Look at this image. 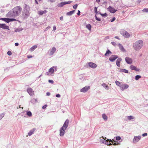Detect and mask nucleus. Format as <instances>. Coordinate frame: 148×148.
Segmentation results:
<instances>
[{"label": "nucleus", "mask_w": 148, "mask_h": 148, "mask_svg": "<svg viewBox=\"0 0 148 148\" xmlns=\"http://www.w3.org/2000/svg\"><path fill=\"white\" fill-rule=\"evenodd\" d=\"M22 8L19 6H16L12 9V11H10L7 14L9 17H15L19 15L22 11Z\"/></svg>", "instance_id": "obj_1"}, {"label": "nucleus", "mask_w": 148, "mask_h": 148, "mask_svg": "<svg viewBox=\"0 0 148 148\" xmlns=\"http://www.w3.org/2000/svg\"><path fill=\"white\" fill-rule=\"evenodd\" d=\"M69 120L67 119L64 122L63 126L60 130V136H64L65 133V130L67 128L69 123Z\"/></svg>", "instance_id": "obj_2"}, {"label": "nucleus", "mask_w": 148, "mask_h": 148, "mask_svg": "<svg viewBox=\"0 0 148 148\" xmlns=\"http://www.w3.org/2000/svg\"><path fill=\"white\" fill-rule=\"evenodd\" d=\"M30 7L29 5L25 4L24 6V9L23 11V16L24 18H27L29 15Z\"/></svg>", "instance_id": "obj_3"}, {"label": "nucleus", "mask_w": 148, "mask_h": 148, "mask_svg": "<svg viewBox=\"0 0 148 148\" xmlns=\"http://www.w3.org/2000/svg\"><path fill=\"white\" fill-rule=\"evenodd\" d=\"M143 45V41L140 40L136 41L134 44L133 48L136 51H138L141 48Z\"/></svg>", "instance_id": "obj_4"}, {"label": "nucleus", "mask_w": 148, "mask_h": 148, "mask_svg": "<svg viewBox=\"0 0 148 148\" xmlns=\"http://www.w3.org/2000/svg\"><path fill=\"white\" fill-rule=\"evenodd\" d=\"M57 66H53L50 68L49 70V72L50 73L51 76H53L54 74V72L57 71Z\"/></svg>", "instance_id": "obj_5"}, {"label": "nucleus", "mask_w": 148, "mask_h": 148, "mask_svg": "<svg viewBox=\"0 0 148 148\" xmlns=\"http://www.w3.org/2000/svg\"><path fill=\"white\" fill-rule=\"evenodd\" d=\"M120 32L121 34L125 37L129 38L130 36V34L126 31L122 30H121Z\"/></svg>", "instance_id": "obj_6"}, {"label": "nucleus", "mask_w": 148, "mask_h": 148, "mask_svg": "<svg viewBox=\"0 0 148 148\" xmlns=\"http://www.w3.org/2000/svg\"><path fill=\"white\" fill-rule=\"evenodd\" d=\"M141 136H134L133 140V142L134 143H136L138 142L140 139Z\"/></svg>", "instance_id": "obj_7"}, {"label": "nucleus", "mask_w": 148, "mask_h": 148, "mask_svg": "<svg viewBox=\"0 0 148 148\" xmlns=\"http://www.w3.org/2000/svg\"><path fill=\"white\" fill-rule=\"evenodd\" d=\"M71 1H65L62 2L60 3L58 5V7H62L63 6L66 4H70L71 3Z\"/></svg>", "instance_id": "obj_8"}, {"label": "nucleus", "mask_w": 148, "mask_h": 148, "mask_svg": "<svg viewBox=\"0 0 148 148\" xmlns=\"http://www.w3.org/2000/svg\"><path fill=\"white\" fill-rule=\"evenodd\" d=\"M118 58V56L116 55H112L109 58V60L112 62H114L117 58Z\"/></svg>", "instance_id": "obj_9"}, {"label": "nucleus", "mask_w": 148, "mask_h": 148, "mask_svg": "<svg viewBox=\"0 0 148 148\" xmlns=\"http://www.w3.org/2000/svg\"><path fill=\"white\" fill-rule=\"evenodd\" d=\"M56 49L55 47H53L52 48L49 50V55L50 56L53 55L55 52Z\"/></svg>", "instance_id": "obj_10"}, {"label": "nucleus", "mask_w": 148, "mask_h": 148, "mask_svg": "<svg viewBox=\"0 0 148 148\" xmlns=\"http://www.w3.org/2000/svg\"><path fill=\"white\" fill-rule=\"evenodd\" d=\"M129 87V85L127 84H122L120 88L121 90L123 91L125 89L128 88Z\"/></svg>", "instance_id": "obj_11"}, {"label": "nucleus", "mask_w": 148, "mask_h": 148, "mask_svg": "<svg viewBox=\"0 0 148 148\" xmlns=\"http://www.w3.org/2000/svg\"><path fill=\"white\" fill-rule=\"evenodd\" d=\"M126 62L128 64H131L132 63V58L129 57H127L125 58Z\"/></svg>", "instance_id": "obj_12"}, {"label": "nucleus", "mask_w": 148, "mask_h": 148, "mask_svg": "<svg viewBox=\"0 0 148 148\" xmlns=\"http://www.w3.org/2000/svg\"><path fill=\"white\" fill-rule=\"evenodd\" d=\"M90 88V86H86L81 89L80 90V91L83 92H85L88 91Z\"/></svg>", "instance_id": "obj_13"}, {"label": "nucleus", "mask_w": 148, "mask_h": 148, "mask_svg": "<svg viewBox=\"0 0 148 148\" xmlns=\"http://www.w3.org/2000/svg\"><path fill=\"white\" fill-rule=\"evenodd\" d=\"M88 64L90 67L93 69H95L97 67V65L95 64L92 62H88Z\"/></svg>", "instance_id": "obj_14"}, {"label": "nucleus", "mask_w": 148, "mask_h": 148, "mask_svg": "<svg viewBox=\"0 0 148 148\" xmlns=\"http://www.w3.org/2000/svg\"><path fill=\"white\" fill-rule=\"evenodd\" d=\"M0 28L3 29H4L9 30V27L8 26L6 25L5 24L0 23Z\"/></svg>", "instance_id": "obj_15"}, {"label": "nucleus", "mask_w": 148, "mask_h": 148, "mask_svg": "<svg viewBox=\"0 0 148 148\" xmlns=\"http://www.w3.org/2000/svg\"><path fill=\"white\" fill-rule=\"evenodd\" d=\"M27 92L31 96H32L34 95V91L31 88H28L27 89Z\"/></svg>", "instance_id": "obj_16"}, {"label": "nucleus", "mask_w": 148, "mask_h": 148, "mask_svg": "<svg viewBox=\"0 0 148 148\" xmlns=\"http://www.w3.org/2000/svg\"><path fill=\"white\" fill-rule=\"evenodd\" d=\"M130 68L132 70H134L137 71H139L140 70L139 69L137 68L136 66L133 65H131L130 67Z\"/></svg>", "instance_id": "obj_17"}, {"label": "nucleus", "mask_w": 148, "mask_h": 148, "mask_svg": "<svg viewBox=\"0 0 148 148\" xmlns=\"http://www.w3.org/2000/svg\"><path fill=\"white\" fill-rule=\"evenodd\" d=\"M108 10L111 13H114L117 11V10L110 7L108 8Z\"/></svg>", "instance_id": "obj_18"}, {"label": "nucleus", "mask_w": 148, "mask_h": 148, "mask_svg": "<svg viewBox=\"0 0 148 148\" xmlns=\"http://www.w3.org/2000/svg\"><path fill=\"white\" fill-rule=\"evenodd\" d=\"M118 45L119 49L121 50V51L123 52H125V50L123 48L122 45L120 43H119Z\"/></svg>", "instance_id": "obj_19"}, {"label": "nucleus", "mask_w": 148, "mask_h": 148, "mask_svg": "<svg viewBox=\"0 0 148 148\" xmlns=\"http://www.w3.org/2000/svg\"><path fill=\"white\" fill-rule=\"evenodd\" d=\"M104 140H105L104 139V140H101L100 141L101 142H102L103 143L105 144H106L108 145H111V143H110V142H108L107 140L104 141Z\"/></svg>", "instance_id": "obj_20"}, {"label": "nucleus", "mask_w": 148, "mask_h": 148, "mask_svg": "<svg viewBox=\"0 0 148 148\" xmlns=\"http://www.w3.org/2000/svg\"><path fill=\"white\" fill-rule=\"evenodd\" d=\"M121 60L122 59L121 58H119L116 61V64L118 66H120V63Z\"/></svg>", "instance_id": "obj_21"}, {"label": "nucleus", "mask_w": 148, "mask_h": 148, "mask_svg": "<svg viewBox=\"0 0 148 148\" xmlns=\"http://www.w3.org/2000/svg\"><path fill=\"white\" fill-rule=\"evenodd\" d=\"M36 129L35 128H34L33 129L31 130L28 133V135L29 136H31L33 134H34V133L35 131V130Z\"/></svg>", "instance_id": "obj_22"}, {"label": "nucleus", "mask_w": 148, "mask_h": 148, "mask_svg": "<svg viewBox=\"0 0 148 148\" xmlns=\"http://www.w3.org/2000/svg\"><path fill=\"white\" fill-rule=\"evenodd\" d=\"M102 118L105 121H106L108 120V117L104 113L102 114Z\"/></svg>", "instance_id": "obj_23"}, {"label": "nucleus", "mask_w": 148, "mask_h": 148, "mask_svg": "<svg viewBox=\"0 0 148 148\" xmlns=\"http://www.w3.org/2000/svg\"><path fill=\"white\" fill-rule=\"evenodd\" d=\"M37 46L36 45H35L33 46L30 49L29 51L31 52H32L35 49H36L37 48Z\"/></svg>", "instance_id": "obj_24"}, {"label": "nucleus", "mask_w": 148, "mask_h": 148, "mask_svg": "<svg viewBox=\"0 0 148 148\" xmlns=\"http://www.w3.org/2000/svg\"><path fill=\"white\" fill-rule=\"evenodd\" d=\"M119 71L120 72H123L125 73H128V71L127 70L124 69H120Z\"/></svg>", "instance_id": "obj_25"}, {"label": "nucleus", "mask_w": 148, "mask_h": 148, "mask_svg": "<svg viewBox=\"0 0 148 148\" xmlns=\"http://www.w3.org/2000/svg\"><path fill=\"white\" fill-rule=\"evenodd\" d=\"M47 12V11L46 10L44 11H39L38 13V14L40 15H42L46 13Z\"/></svg>", "instance_id": "obj_26"}, {"label": "nucleus", "mask_w": 148, "mask_h": 148, "mask_svg": "<svg viewBox=\"0 0 148 148\" xmlns=\"http://www.w3.org/2000/svg\"><path fill=\"white\" fill-rule=\"evenodd\" d=\"M75 11V10H73L72 11H70V12H67L66 14L67 15H69V16L71 15L72 14H73L74 13Z\"/></svg>", "instance_id": "obj_27"}, {"label": "nucleus", "mask_w": 148, "mask_h": 148, "mask_svg": "<svg viewBox=\"0 0 148 148\" xmlns=\"http://www.w3.org/2000/svg\"><path fill=\"white\" fill-rule=\"evenodd\" d=\"M26 114L29 116V117H31L32 116V112L29 111H26Z\"/></svg>", "instance_id": "obj_28"}, {"label": "nucleus", "mask_w": 148, "mask_h": 148, "mask_svg": "<svg viewBox=\"0 0 148 148\" xmlns=\"http://www.w3.org/2000/svg\"><path fill=\"white\" fill-rule=\"evenodd\" d=\"M115 83L117 85L119 86L120 87H121L122 84L120 82L117 81H116Z\"/></svg>", "instance_id": "obj_29"}, {"label": "nucleus", "mask_w": 148, "mask_h": 148, "mask_svg": "<svg viewBox=\"0 0 148 148\" xmlns=\"http://www.w3.org/2000/svg\"><path fill=\"white\" fill-rule=\"evenodd\" d=\"M86 28L89 30H90L91 28V26L90 24L87 25L86 26Z\"/></svg>", "instance_id": "obj_30"}, {"label": "nucleus", "mask_w": 148, "mask_h": 148, "mask_svg": "<svg viewBox=\"0 0 148 148\" xmlns=\"http://www.w3.org/2000/svg\"><path fill=\"white\" fill-rule=\"evenodd\" d=\"M111 53L112 52L109 50H108L106 51V53L104 54V56H106L108 54H111Z\"/></svg>", "instance_id": "obj_31"}, {"label": "nucleus", "mask_w": 148, "mask_h": 148, "mask_svg": "<svg viewBox=\"0 0 148 148\" xmlns=\"http://www.w3.org/2000/svg\"><path fill=\"white\" fill-rule=\"evenodd\" d=\"M128 119L131 120L134 119V117L132 116H127Z\"/></svg>", "instance_id": "obj_32"}, {"label": "nucleus", "mask_w": 148, "mask_h": 148, "mask_svg": "<svg viewBox=\"0 0 148 148\" xmlns=\"http://www.w3.org/2000/svg\"><path fill=\"white\" fill-rule=\"evenodd\" d=\"M141 77L140 75H137L135 77V79L137 80L139 79L140 78H141Z\"/></svg>", "instance_id": "obj_33"}, {"label": "nucleus", "mask_w": 148, "mask_h": 148, "mask_svg": "<svg viewBox=\"0 0 148 148\" xmlns=\"http://www.w3.org/2000/svg\"><path fill=\"white\" fill-rule=\"evenodd\" d=\"M23 30V29L22 28H19L16 29L15 32H19Z\"/></svg>", "instance_id": "obj_34"}, {"label": "nucleus", "mask_w": 148, "mask_h": 148, "mask_svg": "<svg viewBox=\"0 0 148 148\" xmlns=\"http://www.w3.org/2000/svg\"><path fill=\"white\" fill-rule=\"evenodd\" d=\"M36 99L35 98L32 99L31 101V103H34L36 102Z\"/></svg>", "instance_id": "obj_35"}, {"label": "nucleus", "mask_w": 148, "mask_h": 148, "mask_svg": "<svg viewBox=\"0 0 148 148\" xmlns=\"http://www.w3.org/2000/svg\"><path fill=\"white\" fill-rule=\"evenodd\" d=\"M4 115L5 114L4 113H2L0 114V120L3 118Z\"/></svg>", "instance_id": "obj_36"}, {"label": "nucleus", "mask_w": 148, "mask_h": 148, "mask_svg": "<svg viewBox=\"0 0 148 148\" xmlns=\"http://www.w3.org/2000/svg\"><path fill=\"white\" fill-rule=\"evenodd\" d=\"M142 11L143 12H148V8H145Z\"/></svg>", "instance_id": "obj_37"}, {"label": "nucleus", "mask_w": 148, "mask_h": 148, "mask_svg": "<svg viewBox=\"0 0 148 148\" xmlns=\"http://www.w3.org/2000/svg\"><path fill=\"white\" fill-rule=\"evenodd\" d=\"M10 18H5V21L7 23H8L10 22Z\"/></svg>", "instance_id": "obj_38"}, {"label": "nucleus", "mask_w": 148, "mask_h": 148, "mask_svg": "<svg viewBox=\"0 0 148 148\" xmlns=\"http://www.w3.org/2000/svg\"><path fill=\"white\" fill-rule=\"evenodd\" d=\"M121 138L119 136H116V139L117 140H121Z\"/></svg>", "instance_id": "obj_39"}, {"label": "nucleus", "mask_w": 148, "mask_h": 148, "mask_svg": "<svg viewBox=\"0 0 148 148\" xmlns=\"http://www.w3.org/2000/svg\"><path fill=\"white\" fill-rule=\"evenodd\" d=\"M100 14L102 16H105L106 17L107 16V15L106 13H105L104 14Z\"/></svg>", "instance_id": "obj_40"}, {"label": "nucleus", "mask_w": 148, "mask_h": 148, "mask_svg": "<svg viewBox=\"0 0 148 148\" xmlns=\"http://www.w3.org/2000/svg\"><path fill=\"white\" fill-rule=\"evenodd\" d=\"M112 44L115 47L117 45V44L114 42H111Z\"/></svg>", "instance_id": "obj_41"}, {"label": "nucleus", "mask_w": 148, "mask_h": 148, "mask_svg": "<svg viewBox=\"0 0 148 148\" xmlns=\"http://www.w3.org/2000/svg\"><path fill=\"white\" fill-rule=\"evenodd\" d=\"M94 11L95 12L96 14L98 13V12L97 11V8L96 7H95L94 8Z\"/></svg>", "instance_id": "obj_42"}, {"label": "nucleus", "mask_w": 148, "mask_h": 148, "mask_svg": "<svg viewBox=\"0 0 148 148\" xmlns=\"http://www.w3.org/2000/svg\"><path fill=\"white\" fill-rule=\"evenodd\" d=\"M7 54L9 56H10L12 55V52L11 51H9L7 52Z\"/></svg>", "instance_id": "obj_43"}, {"label": "nucleus", "mask_w": 148, "mask_h": 148, "mask_svg": "<svg viewBox=\"0 0 148 148\" xmlns=\"http://www.w3.org/2000/svg\"><path fill=\"white\" fill-rule=\"evenodd\" d=\"M51 28L50 26H49L46 27L44 30L45 31H47L48 29H49Z\"/></svg>", "instance_id": "obj_44"}, {"label": "nucleus", "mask_w": 148, "mask_h": 148, "mask_svg": "<svg viewBox=\"0 0 148 148\" xmlns=\"http://www.w3.org/2000/svg\"><path fill=\"white\" fill-rule=\"evenodd\" d=\"M45 75H48V76L50 75V72H49V71L48 72H47L46 73Z\"/></svg>", "instance_id": "obj_45"}, {"label": "nucleus", "mask_w": 148, "mask_h": 148, "mask_svg": "<svg viewBox=\"0 0 148 148\" xmlns=\"http://www.w3.org/2000/svg\"><path fill=\"white\" fill-rule=\"evenodd\" d=\"M95 19L96 20H97L98 21H101V19L100 18H98L97 16L96 15H95Z\"/></svg>", "instance_id": "obj_46"}, {"label": "nucleus", "mask_w": 148, "mask_h": 148, "mask_svg": "<svg viewBox=\"0 0 148 148\" xmlns=\"http://www.w3.org/2000/svg\"><path fill=\"white\" fill-rule=\"evenodd\" d=\"M101 85L104 88H105V87H106V86H107V85H106V84L105 83H103V84H101Z\"/></svg>", "instance_id": "obj_47"}, {"label": "nucleus", "mask_w": 148, "mask_h": 148, "mask_svg": "<svg viewBox=\"0 0 148 148\" xmlns=\"http://www.w3.org/2000/svg\"><path fill=\"white\" fill-rule=\"evenodd\" d=\"M78 5L75 4L73 6V8L74 9H76Z\"/></svg>", "instance_id": "obj_48"}, {"label": "nucleus", "mask_w": 148, "mask_h": 148, "mask_svg": "<svg viewBox=\"0 0 148 148\" xmlns=\"http://www.w3.org/2000/svg\"><path fill=\"white\" fill-rule=\"evenodd\" d=\"M48 82L49 83H51L52 84H53L54 82L53 80H48Z\"/></svg>", "instance_id": "obj_49"}, {"label": "nucleus", "mask_w": 148, "mask_h": 148, "mask_svg": "<svg viewBox=\"0 0 148 148\" xmlns=\"http://www.w3.org/2000/svg\"><path fill=\"white\" fill-rule=\"evenodd\" d=\"M56 29V27L55 25H54L53 27V31H55Z\"/></svg>", "instance_id": "obj_50"}, {"label": "nucleus", "mask_w": 148, "mask_h": 148, "mask_svg": "<svg viewBox=\"0 0 148 148\" xmlns=\"http://www.w3.org/2000/svg\"><path fill=\"white\" fill-rule=\"evenodd\" d=\"M35 0V2L37 4H38V2H39L40 1H41V0Z\"/></svg>", "instance_id": "obj_51"}, {"label": "nucleus", "mask_w": 148, "mask_h": 148, "mask_svg": "<svg viewBox=\"0 0 148 148\" xmlns=\"http://www.w3.org/2000/svg\"><path fill=\"white\" fill-rule=\"evenodd\" d=\"M47 105H45L44 106H42V108L43 109H45L47 107Z\"/></svg>", "instance_id": "obj_52"}, {"label": "nucleus", "mask_w": 148, "mask_h": 148, "mask_svg": "<svg viewBox=\"0 0 148 148\" xmlns=\"http://www.w3.org/2000/svg\"><path fill=\"white\" fill-rule=\"evenodd\" d=\"M115 17H114L111 20V22H113L115 20Z\"/></svg>", "instance_id": "obj_53"}, {"label": "nucleus", "mask_w": 148, "mask_h": 148, "mask_svg": "<svg viewBox=\"0 0 148 148\" xmlns=\"http://www.w3.org/2000/svg\"><path fill=\"white\" fill-rule=\"evenodd\" d=\"M147 134L146 133H145L142 134V136L143 137L146 136L147 135Z\"/></svg>", "instance_id": "obj_54"}, {"label": "nucleus", "mask_w": 148, "mask_h": 148, "mask_svg": "<svg viewBox=\"0 0 148 148\" xmlns=\"http://www.w3.org/2000/svg\"><path fill=\"white\" fill-rule=\"evenodd\" d=\"M10 21H15L16 20V19L14 18H10Z\"/></svg>", "instance_id": "obj_55"}, {"label": "nucleus", "mask_w": 148, "mask_h": 148, "mask_svg": "<svg viewBox=\"0 0 148 148\" xmlns=\"http://www.w3.org/2000/svg\"><path fill=\"white\" fill-rule=\"evenodd\" d=\"M56 97H60V95L59 94H58L56 95Z\"/></svg>", "instance_id": "obj_56"}, {"label": "nucleus", "mask_w": 148, "mask_h": 148, "mask_svg": "<svg viewBox=\"0 0 148 148\" xmlns=\"http://www.w3.org/2000/svg\"><path fill=\"white\" fill-rule=\"evenodd\" d=\"M80 11L79 10H78V12L77 13V14L79 16L80 15Z\"/></svg>", "instance_id": "obj_57"}, {"label": "nucleus", "mask_w": 148, "mask_h": 148, "mask_svg": "<svg viewBox=\"0 0 148 148\" xmlns=\"http://www.w3.org/2000/svg\"><path fill=\"white\" fill-rule=\"evenodd\" d=\"M109 38H110L109 36H107L105 37V39L107 40L108 39H109Z\"/></svg>", "instance_id": "obj_58"}, {"label": "nucleus", "mask_w": 148, "mask_h": 148, "mask_svg": "<svg viewBox=\"0 0 148 148\" xmlns=\"http://www.w3.org/2000/svg\"><path fill=\"white\" fill-rule=\"evenodd\" d=\"M5 18H1L0 19L5 21Z\"/></svg>", "instance_id": "obj_59"}, {"label": "nucleus", "mask_w": 148, "mask_h": 148, "mask_svg": "<svg viewBox=\"0 0 148 148\" xmlns=\"http://www.w3.org/2000/svg\"><path fill=\"white\" fill-rule=\"evenodd\" d=\"M46 95L47 96H49L50 95V93L49 92H47Z\"/></svg>", "instance_id": "obj_60"}, {"label": "nucleus", "mask_w": 148, "mask_h": 148, "mask_svg": "<svg viewBox=\"0 0 148 148\" xmlns=\"http://www.w3.org/2000/svg\"><path fill=\"white\" fill-rule=\"evenodd\" d=\"M111 142L114 145H117V144L116 143H114L113 141H111Z\"/></svg>", "instance_id": "obj_61"}, {"label": "nucleus", "mask_w": 148, "mask_h": 148, "mask_svg": "<svg viewBox=\"0 0 148 148\" xmlns=\"http://www.w3.org/2000/svg\"><path fill=\"white\" fill-rule=\"evenodd\" d=\"M60 19L61 21H63V17L62 16H61L60 18Z\"/></svg>", "instance_id": "obj_62"}, {"label": "nucleus", "mask_w": 148, "mask_h": 148, "mask_svg": "<svg viewBox=\"0 0 148 148\" xmlns=\"http://www.w3.org/2000/svg\"><path fill=\"white\" fill-rule=\"evenodd\" d=\"M32 57V56H27V58H31Z\"/></svg>", "instance_id": "obj_63"}, {"label": "nucleus", "mask_w": 148, "mask_h": 148, "mask_svg": "<svg viewBox=\"0 0 148 148\" xmlns=\"http://www.w3.org/2000/svg\"><path fill=\"white\" fill-rule=\"evenodd\" d=\"M18 43H15V45L16 46H17L18 45Z\"/></svg>", "instance_id": "obj_64"}]
</instances>
